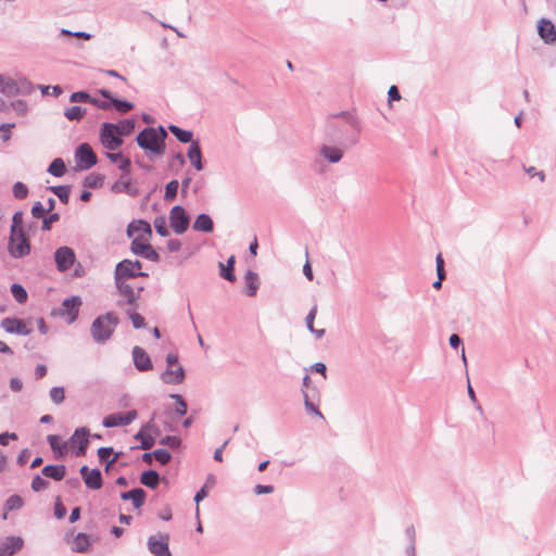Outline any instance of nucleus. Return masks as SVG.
<instances>
[{
  "label": "nucleus",
  "mask_w": 556,
  "mask_h": 556,
  "mask_svg": "<svg viewBox=\"0 0 556 556\" xmlns=\"http://www.w3.org/2000/svg\"><path fill=\"white\" fill-rule=\"evenodd\" d=\"M90 101H91V96L86 91H76L70 96V102H72V103H78V102L90 103Z\"/></svg>",
  "instance_id": "obj_49"
},
{
  "label": "nucleus",
  "mask_w": 556,
  "mask_h": 556,
  "mask_svg": "<svg viewBox=\"0 0 556 556\" xmlns=\"http://www.w3.org/2000/svg\"><path fill=\"white\" fill-rule=\"evenodd\" d=\"M23 506V500L20 495H11L5 501V511L3 514V519H7L8 511L20 509Z\"/></svg>",
  "instance_id": "obj_39"
},
{
  "label": "nucleus",
  "mask_w": 556,
  "mask_h": 556,
  "mask_svg": "<svg viewBox=\"0 0 556 556\" xmlns=\"http://www.w3.org/2000/svg\"><path fill=\"white\" fill-rule=\"evenodd\" d=\"M108 159L112 163L118 164V168L126 175L130 173V160L128 157H125L122 152H113L110 151L106 153Z\"/></svg>",
  "instance_id": "obj_27"
},
{
  "label": "nucleus",
  "mask_w": 556,
  "mask_h": 556,
  "mask_svg": "<svg viewBox=\"0 0 556 556\" xmlns=\"http://www.w3.org/2000/svg\"><path fill=\"white\" fill-rule=\"evenodd\" d=\"M90 545L89 535L86 533H78L73 541V551L77 553H85Z\"/></svg>",
  "instance_id": "obj_32"
},
{
  "label": "nucleus",
  "mask_w": 556,
  "mask_h": 556,
  "mask_svg": "<svg viewBox=\"0 0 556 556\" xmlns=\"http://www.w3.org/2000/svg\"><path fill=\"white\" fill-rule=\"evenodd\" d=\"M140 482L150 489H155L159 485L160 476L155 470H148L142 472Z\"/></svg>",
  "instance_id": "obj_33"
},
{
  "label": "nucleus",
  "mask_w": 556,
  "mask_h": 556,
  "mask_svg": "<svg viewBox=\"0 0 556 556\" xmlns=\"http://www.w3.org/2000/svg\"><path fill=\"white\" fill-rule=\"evenodd\" d=\"M190 224V217L180 205H175L169 212V225L174 232L182 235Z\"/></svg>",
  "instance_id": "obj_9"
},
{
  "label": "nucleus",
  "mask_w": 556,
  "mask_h": 556,
  "mask_svg": "<svg viewBox=\"0 0 556 556\" xmlns=\"http://www.w3.org/2000/svg\"><path fill=\"white\" fill-rule=\"evenodd\" d=\"M130 250L134 254L142 256L149 261L157 262L159 254L149 243V240L143 238H136L131 241Z\"/></svg>",
  "instance_id": "obj_11"
},
{
  "label": "nucleus",
  "mask_w": 556,
  "mask_h": 556,
  "mask_svg": "<svg viewBox=\"0 0 556 556\" xmlns=\"http://www.w3.org/2000/svg\"><path fill=\"white\" fill-rule=\"evenodd\" d=\"M87 488L98 490L102 486V476L99 469H91L90 473L84 479Z\"/></svg>",
  "instance_id": "obj_30"
},
{
  "label": "nucleus",
  "mask_w": 556,
  "mask_h": 556,
  "mask_svg": "<svg viewBox=\"0 0 556 556\" xmlns=\"http://www.w3.org/2000/svg\"><path fill=\"white\" fill-rule=\"evenodd\" d=\"M318 154L323 160L337 164L343 159L344 150L338 146L323 143L318 148Z\"/></svg>",
  "instance_id": "obj_16"
},
{
  "label": "nucleus",
  "mask_w": 556,
  "mask_h": 556,
  "mask_svg": "<svg viewBox=\"0 0 556 556\" xmlns=\"http://www.w3.org/2000/svg\"><path fill=\"white\" fill-rule=\"evenodd\" d=\"M62 203L67 204L70 200L71 189L68 186H53L49 188Z\"/></svg>",
  "instance_id": "obj_42"
},
{
  "label": "nucleus",
  "mask_w": 556,
  "mask_h": 556,
  "mask_svg": "<svg viewBox=\"0 0 556 556\" xmlns=\"http://www.w3.org/2000/svg\"><path fill=\"white\" fill-rule=\"evenodd\" d=\"M233 264H235L233 255L228 258L226 266L223 263H219L220 276L230 282L236 280V276L233 274Z\"/></svg>",
  "instance_id": "obj_35"
},
{
  "label": "nucleus",
  "mask_w": 556,
  "mask_h": 556,
  "mask_svg": "<svg viewBox=\"0 0 556 556\" xmlns=\"http://www.w3.org/2000/svg\"><path fill=\"white\" fill-rule=\"evenodd\" d=\"M54 515L58 519H62L66 515V508L64 505L60 502L58 498L55 505H54Z\"/></svg>",
  "instance_id": "obj_64"
},
{
  "label": "nucleus",
  "mask_w": 556,
  "mask_h": 556,
  "mask_svg": "<svg viewBox=\"0 0 556 556\" xmlns=\"http://www.w3.org/2000/svg\"><path fill=\"white\" fill-rule=\"evenodd\" d=\"M169 131L177 138L178 141L182 143H191L192 140V131L181 129L180 127L176 125H169L168 126Z\"/></svg>",
  "instance_id": "obj_34"
},
{
  "label": "nucleus",
  "mask_w": 556,
  "mask_h": 556,
  "mask_svg": "<svg viewBox=\"0 0 556 556\" xmlns=\"http://www.w3.org/2000/svg\"><path fill=\"white\" fill-rule=\"evenodd\" d=\"M13 194L16 199H25L28 194V189L23 182L17 181L13 186Z\"/></svg>",
  "instance_id": "obj_55"
},
{
  "label": "nucleus",
  "mask_w": 556,
  "mask_h": 556,
  "mask_svg": "<svg viewBox=\"0 0 556 556\" xmlns=\"http://www.w3.org/2000/svg\"><path fill=\"white\" fill-rule=\"evenodd\" d=\"M41 472L47 478L61 481L65 477L66 468L64 465H47Z\"/></svg>",
  "instance_id": "obj_29"
},
{
  "label": "nucleus",
  "mask_w": 556,
  "mask_h": 556,
  "mask_svg": "<svg viewBox=\"0 0 556 556\" xmlns=\"http://www.w3.org/2000/svg\"><path fill=\"white\" fill-rule=\"evenodd\" d=\"M135 439L140 441V448L142 450H150L155 443L152 434L140 431L135 434Z\"/></svg>",
  "instance_id": "obj_43"
},
{
  "label": "nucleus",
  "mask_w": 556,
  "mask_h": 556,
  "mask_svg": "<svg viewBox=\"0 0 556 556\" xmlns=\"http://www.w3.org/2000/svg\"><path fill=\"white\" fill-rule=\"evenodd\" d=\"M435 267H437V275L440 277V279H444L445 271H444V261L441 254H438L435 257Z\"/></svg>",
  "instance_id": "obj_61"
},
{
  "label": "nucleus",
  "mask_w": 556,
  "mask_h": 556,
  "mask_svg": "<svg viewBox=\"0 0 556 556\" xmlns=\"http://www.w3.org/2000/svg\"><path fill=\"white\" fill-rule=\"evenodd\" d=\"M99 93L108 100H111V106L119 113H127L134 109V103L114 98L108 89H100Z\"/></svg>",
  "instance_id": "obj_22"
},
{
  "label": "nucleus",
  "mask_w": 556,
  "mask_h": 556,
  "mask_svg": "<svg viewBox=\"0 0 556 556\" xmlns=\"http://www.w3.org/2000/svg\"><path fill=\"white\" fill-rule=\"evenodd\" d=\"M86 114V109L79 106V105H74V106H71V108H67L64 110V116L73 122H78L80 121Z\"/></svg>",
  "instance_id": "obj_36"
},
{
  "label": "nucleus",
  "mask_w": 556,
  "mask_h": 556,
  "mask_svg": "<svg viewBox=\"0 0 556 556\" xmlns=\"http://www.w3.org/2000/svg\"><path fill=\"white\" fill-rule=\"evenodd\" d=\"M100 141L109 151H115L123 144L118 129L113 123H103L100 128Z\"/></svg>",
  "instance_id": "obj_6"
},
{
  "label": "nucleus",
  "mask_w": 556,
  "mask_h": 556,
  "mask_svg": "<svg viewBox=\"0 0 556 556\" xmlns=\"http://www.w3.org/2000/svg\"><path fill=\"white\" fill-rule=\"evenodd\" d=\"M138 414L137 410L131 409L127 412L126 414H111L106 417H104L102 425L105 428H112V427H118V426H127L131 424L136 418Z\"/></svg>",
  "instance_id": "obj_13"
},
{
  "label": "nucleus",
  "mask_w": 556,
  "mask_h": 556,
  "mask_svg": "<svg viewBox=\"0 0 556 556\" xmlns=\"http://www.w3.org/2000/svg\"><path fill=\"white\" fill-rule=\"evenodd\" d=\"M135 125H136L135 121L130 119V118L129 119H123L118 124H115V126L117 127L118 134H119L122 139L125 136H129L134 131Z\"/></svg>",
  "instance_id": "obj_40"
},
{
  "label": "nucleus",
  "mask_w": 556,
  "mask_h": 556,
  "mask_svg": "<svg viewBox=\"0 0 556 556\" xmlns=\"http://www.w3.org/2000/svg\"><path fill=\"white\" fill-rule=\"evenodd\" d=\"M118 324L119 319L115 313L109 312L98 316L90 327L93 341L105 343L112 337Z\"/></svg>",
  "instance_id": "obj_2"
},
{
  "label": "nucleus",
  "mask_w": 556,
  "mask_h": 556,
  "mask_svg": "<svg viewBox=\"0 0 556 556\" xmlns=\"http://www.w3.org/2000/svg\"><path fill=\"white\" fill-rule=\"evenodd\" d=\"M127 235L132 240L136 238H143L144 240H149L152 235L151 226L146 220H135L128 225Z\"/></svg>",
  "instance_id": "obj_17"
},
{
  "label": "nucleus",
  "mask_w": 556,
  "mask_h": 556,
  "mask_svg": "<svg viewBox=\"0 0 556 556\" xmlns=\"http://www.w3.org/2000/svg\"><path fill=\"white\" fill-rule=\"evenodd\" d=\"M137 308H132L129 306L127 309V315L129 316L134 328L140 329L146 326L144 318L136 312Z\"/></svg>",
  "instance_id": "obj_44"
},
{
  "label": "nucleus",
  "mask_w": 556,
  "mask_h": 556,
  "mask_svg": "<svg viewBox=\"0 0 556 556\" xmlns=\"http://www.w3.org/2000/svg\"><path fill=\"white\" fill-rule=\"evenodd\" d=\"M10 290L17 303L23 304L27 301V292L22 285L13 283L11 285Z\"/></svg>",
  "instance_id": "obj_41"
},
{
  "label": "nucleus",
  "mask_w": 556,
  "mask_h": 556,
  "mask_svg": "<svg viewBox=\"0 0 556 556\" xmlns=\"http://www.w3.org/2000/svg\"><path fill=\"white\" fill-rule=\"evenodd\" d=\"M153 456L162 465H166L170 460V458H172L170 453L167 450H164V448L155 450L153 452Z\"/></svg>",
  "instance_id": "obj_53"
},
{
  "label": "nucleus",
  "mask_w": 556,
  "mask_h": 556,
  "mask_svg": "<svg viewBox=\"0 0 556 556\" xmlns=\"http://www.w3.org/2000/svg\"><path fill=\"white\" fill-rule=\"evenodd\" d=\"M245 285H247V294L249 296H254L258 289V276L256 273L252 270H248L244 276Z\"/></svg>",
  "instance_id": "obj_31"
},
{
  "label": "nucleus",
  "mask_w": 556,
  "mask_h": 556,
  "mask_svg": "<svg viewBox=\"0 0 556 556\" xmlns=\"http://www.w3.org/2000/svg\"><path fill=\"white\" fill-rule=\"evenodd\" d=\"M54 261L60 271L67 270L75 262V253L68 247H61L54 252Z\"/></svg>",
  "instance_id": "obj_14"
},
{
  "label": "nucleus",
  "mask_w": 556,
  "mask_h": 556,
  "mask_svg": "<svg viewBox=\"0 0 556 556\" xmlns=\"http://www.w3.org/2000/svg\"><path fill=\"white\" fill-rule=\"evenodd\" d=\"M538 30H539L540 37L546 43L556 41V28L551 21L542 18L539 22Z\"/></svg>",
  "instance_id": "obj_23"
},
{
  "label": "nucleus",
  "mask_w": 556,
  "mask_h": 556,
  "mask_svg": "<svg viewBox=\"0 0 556 556\" xmlns=\"http://www.w3.org/2000/svg\"><path fill=\"white\" fill-rule=\"evenodd\" d=\"M103 178L100 175L90 174L84 179V186L88 188H98L102 186Z\"/></svg>",
  "instance_id": "obj_50"
},
{
  "label": "nucleus",
  "mask_w": 556,
  "mask_h": 556,
  "mask_svg": "<svg viewBox=\"0 0 556 556\" xmlns=\"http://www.w3.org/2000/svg\"><path fill=\"white\" fill-rule=\"evenodd\" d=\"M117 293L123 301L118 302V305L122 306L124 304L138 308L139 300L141 296V292L143 291V286L138 285L134 281H114Z\"/></svg>",
  "instance_id": "obj_3"
},
{
  "label": "nucleus",
  "mask_w": 556,
  "mask_h": 556,
  "mask_svg": "<svg viewBox=\"0 0 556 556\" xmlns=\"http://www.w3.org/2000/svg\"><path fill=\"white\" fill-rule=\"evenodd\" d=\"M132 361L135 367L139 371H147L152 369V362L148 353L140 346L132 349Z\"/></svg>",
  "instance_id": "obj_20"
},
{
  "label": "nucleus",
  "mask_w": 556,
  "mask_h": 556,
  "mask_svg": "<svg viewBox=\"0 0 556 556\" xmlns=\"http://www.w3.org/2000/svg\"><path fill=\"white\" fill-rule=\"evenodd\" d=\"M1 328L8 333L27 336L31 332L26 324L17 318H4L1 320Z\"/></svg>",
  "instance_id": "obj_18"
},
{
  "label": "nucleus",
  "mask_w": 556,
  "mask_h": 556,
  "mask_svg": "<svg viewBox=\"0 0 556 556\" xmlns=\"http://www.w3.org/2000/svg\"><path fill=\"white\" fill-rule=\"evenodd\" d=\"M75 156L80 169H89L97 164V155L88 143H81Z\"/></svg>",
  "instance_id": "obj_12"
},
{
  "label": "nucleus",
  "mask_w": 556,
  "mask_h": 556,
  "mask_svg": "<svg viewBox=\"0 0 556 556\" xmlns=\"http://www.w3.org/2000/svg\"><path fill=\"white\" fill-rule=\"evenodd\" d=\"M187 155L197 170L203 169L202 153L198 141L191 142Z\"/></svg>",
  "instance_id": "obj_25"
},
{
  "label": "nucleus",
  "mask_w": 556,
  "mask_h": 556,
  "mask_svg": "<svg viewBox=\"0 0 556 556\" xmlns=\"http://www.w3.org/2000/svg\"><path fill=\"white\" fill-rule=\"evenodd\" d=\"M121 498L124 501L130 500L135 508H140L144 503L146 492L141 488H136L127 492H122Z\"/></svg>",
  "instance_id": "obj_24"
},
{
  "label": "nucleus",
  "mask_w": 556,
  "mask_h": 556,
  "mask_svg": "<svg viewBox=\"0 0 556 556\" xmlns=\"http://www.w3.org/2000/svg\"><path fill=\"white\" fill-rule=\"evenodd\" d=\"M170 397L176 401V404H177L176 413L179 416L186 415L187 414V403L184 400V397L180 394H172Z\"/></svg>",
  "instance_id": "obj_52"
},
{
  "label": "nucleus",
  "mask_w": 556,
  "mask_h": 556,
  "mask_svg": "<svg viewBox=\"0 0 556 556\" xmlns=\"http://www.w3.org/2000/svg\"><path fill=\"white\" fill-rule=\"evenodd\" d=\"M8 251L12 257L21 258L29 254L30 244L25 232L10 233Z\"/></svg>",
  "instance_id": "obj_7"
},
{
  "label": "nucleus",
  "mask_w": 556,
  "mask_h": 556,
  "mask_svg": "<svg viewBox=\"0 0 556 556\" xmlns=\"http://www.w3.org/2000/svg\"><path fill=\"white\" fill-rule=\"evenodd\" d=\"M23 212L21 211H17L14 213L13 217H12V226H11V230H10V233H17V232H23V227H22V224H23Z\"/></svg>",
  "instance_id": "obj_45"
},
{
  "label": "nucleus",
  "mask_w": 556,
  "mask_h": 556,
  "mask_svg": "<svg viewBox=\"0 0 556 556\" xmlns=\"http://www.w3.org/2000/svg\"><path fill=\"white\" fill-rule=\"evenodd\" d=\"M273 492H274V486L273 485L257 484V485L254 486V493L256 495L270 494Z\"/></svg>",
  "instance_id": "obj_63"
},
{
  "label": "nucleus",
  "mask_w": 556,
  "mask_h": 556,
  "mask_svg": "<svg viewBox=\"0 0 556 556\" xmlns=\"http://www.w3.org/2000/svg\"><path fill=\"white\" fill-rule=\"evenodd\" d=\"M49 485V482L41 478L40 476H35L31 481V489L35 492H41L46 490Z\"/></svg>",
  "instance_id": "obj_56"
},
{
  "label": "nucleus",
  "mask_w": 556,
  "mask_h": 556,
  "mask_svg": "<svg viewBox=\"0 0 556 556\" xmlns=\"http://www.w3.org/2000/svg\"><path fill=\"white\" fill-rule=\"evenodd\" d=\"M192 227L195 231L212 232L214 224L210 215L202 213L195 218Z\"/></svg>",
  "instance_id": "obj_28"
},
{
  "label": "nucleus",
  "mask_w": 556,
  "mask_h": 556,
  "mask_svg": "<svg viewBox=\"0 0 556 556\" xmlns=\"http://www.w3.org/2000/svg\"><path fill=\"white\" fill-rule=\"evenodd\" d=\"M65 163L62 159H54L48 168V173L54 177H62L65 174Z\"/></svg>",
  "instance_id": "obj_38"
},
{
  "label": "nucleus",
  "mask_w": 556,
  "mask_h": 556,
  "mask_svg": "<svg viewBox=\"0 0 556 556\" xmlns=\"http://www.w3.org/2000/svg\"><path fill=\"white\" fill-rule=\"evenodd\" d=\"M179 188V182L177 180H170L165 187V200L172 201L176 198L177 191Z\"/></svg>",
  "instance_id": "obj_47"
},
{
  "label": "nucleus",
  "mask_w": 556,
  "mask_h": 556,
  "mask_svg": "<svg viewBox=\"0 0 556 556\" xmlns=\"http://www.w3.org/2000/svg\"><path fill=\"white\" fill-rule=\"evenodd\" d=\"M64 397V389L62 387H53L50 390V399L54 404H61Z\"/></svg>",
  "instance_id": "obj_51"
},
{
  "label": "nucleus",
  "mask_w": 556,
  "mask_h": 556,
  "mask_svg": "<svg viewBox=\"0 0 556 556\" xmlns=\"http://www.w3.org/2000/svg\"><path fill=\"white\" fill-rule=\"evenodd\" d=\"M90 103L101 110H110L111 109V100H108V99L100 100V99L91 97Z\"/></svg>",
  "instance_id": "obj_62"
},
{
  "label": "nucleus",
  "mask_w": 556,
  "mask_h": 556,
  "mask_svg": "<svg viewBox=\"0 0 556 556\" xmlns=\"http://www.w3.org/2000/svg\"><path fill=\"white\" fill-rule=\"evenodd\" d=\"M23 544L21 536H7L0 541V556H12L23 547Z\"/></svg>",
  "instance_id": "obj_19"
},
{
  "label": "nucleus",
  "mask_w": 556,
  "mask_h": 556,
  "mask_svg": "<svg viewBox=\"0 0 556 556\" xmlns=\"http://www.w3.org/2000/svg\"><path fill=\"white\" fill-rule=\"evenodd\" d=\"M167 138V132L163 126L147 127L141 130L137 138V144L150 153L161 156L165 152V139Z\"/></svg>",
  "instance_id": "obj_1"
},
{
  "label": "nucleus",
  "mask_w": 556,
  "mask_h": 556,
  "mask_svg": "<svg viewBox=\"0 0 556 556\" xmlns=\"http://www.w3.org/2000/svg\"><path fill=\"white\" fill-rule=\"evenodd\" d=\"M48 442L56 458L63 457L68 452V443L61 442L59 435L50 434L48 437Z\"/></svg>",
  "instance_id": "obj_26"
},
{
  "label": "nucleus",
  "mask_w": 556,
  "mask_h": 556,
  "mask_svg": "<svg viewBox=\"0 0 556 556\" xmlns=\"http://www.w3.org/2000/svg\"><path fill=\"white\" fill-rule=\"evenodd\" d=\"M47 210L41 202H36L31 207V215L35 218H42L47 214Z\"/></svg>",
  "instance_id": "obj_59"
},
{
  "label": "nucleus",
  "mask_w": 556,
  "mask_h": 556,
  "mask_svg": "<svg viewBox=\"0 0 556 556\" xmlns=\"http://www.w3.org/2000/svg\"><path fill=\"white\" fill-rule=\"evenodd\" d=\"M161 379L166 384H179L185 380V369L181 365H177L175 369L166 368L161 374Z\"/></svg>",
  "instance_id": "obj_21"
},
{
  "label": "nucleus",
  "mask_w": 556,
  "mask_h": 556,
  "mask_svg": "<svg viewBox=\"0 0 556 556\" xmlns=\"http://www.w3.org/2000/svg\"><path fill=\"white\" fill-rule=\"evenodd\" d=\"M81 306V299L77 295H73L71 298L65 299L60 308L53 312L54 315L60 317H66L68 324H73L79 313V308Z\"/></svg>",
  "instance_id": "obj_8"
},
{
  "label": "nucleus",
  "mask_w": 556,
  "mask_h": 556,
  "mask_svg": "<svg viewBox=\"0 0 556 556\" xmlns=\"http://www.w3.org/2000/svg\"><path fill=\"white\" fill-rule=\"evenodd\" d=\"M33 90L34 86L26 78L13 79L0 74V92L5 97L29 94Z\"/></svg>",
  "instance_id": "obj_5"
},
{
  "label": "nucleus",
  "mask_w": 556,
  "mask_h": 556,
  "mask_svg": "<svg viewBox=\"0 0 556 556\" xmlns=\"http://www.w3.org/2000/svg\"><path fill=\"white\" fill-rule=\"evenodd\" d=\"M316 313H317V306L314 305L311 311L308 312L306 318H305V324H306V327L309 331H314V319L316 317Z\"/></svg>",
  "instance_id": "obj_60"
},
{
  "label": "nucleus",
  "mask_w": 556,
  "mask_h": 556,
  "mask_svg": "<svg viewBox=\"0 0 556 556\" xmlns=\"http://www.w3.org/2000/svg\"><path fill=\"white\" fill-rule=\"evenodd\" d=\"M141 269V262L123 260L115 266L114 281H134L138 277H147L148 274Z\"/></svg>",
  "instance_id": "obj_4"
},
{
  "label": "nucleus",
  "mask_w": 556,
  "mask_h": 556,
  "mask_svg": "<svg viewBox=\"0 0 556 556\" xmlns=\"http://www.w3.org/2000/svg\"><path fill=\"white\" fill-rule=\"evenodd\" d=\"M11 109L18 116H25L28 113V104L24 100H15L11 102Z\"/></svg>",
  "instance_id": "obj_46"
},
{
  "label": "nucleus",
  "mask_w": 556,
  "mask_h": 556,
  "mask_svg": "<svg viewBox=\"0 0 556 556\" xmlns=\"http://www.w3.org/2000/svg\"><path fill=\"white\" fill-rule=\"evenodd\" d=\"M303 397H304V406L307 413L315 414L323 418V414L319 412V409L311 402L308 394L306 391L302 390Z\"/></svg>",
  "instance_id": "obj_54"
},
{
  "label": "nucleus",
  "mask_w": 556,
  "mask_h": 556,
  "mask_svg": "<svg viewBox=\"0 0 556 556\" xmlns=\"http://www.w3.org/2000/svg\"><path fill=\"white\" fill-rule=\"evenodd\" d=\"M89 430L85 427L75 430L70 439L72 446H77L76 456H83L89 444Z\"/></svg>",
  "instance_id": "obj_15"
},
{
  "label": "nucleus",
  "mask_w": 556,
  "mask_h": 556,
  "mask_svg": "<svg viewBox=\"0 0 556 556\" xmlns=\"http://www.w3.org/2000/svg\"><path fill=\"white\" fill-rule=\"evenodd\" d=\"M160 443L170 448H176L180 445L181 440L175 435H166L160 440Z\"/></svg>",
  "instance_id": "obj_57"
},
{
  "label": "nucleus",
  "mask_w": 556,
  "mask_h": 556,
  "mask_svg": "<svg viewBox=\"0 0 556 556\" xmlns=\"http://www.w3.org/2000/svg\"><path fill=\"white\" fill-rule=\"evenodd\" d=\"M112 191L116 193L125 192L128 194H134L130 189V179L125 175H122L121 178L113 184Z\"/></svg>",
  "instance_id": "obj_37"
},
{
  "label": "nucleus",
  "mask_w": 556,
  "mask_h": 556,
  "mask_svg": "<svg viewBox=\"0 0 556 556\" xmlns=\"http://www.w3.org/2000/svg\"><path fill=\"white\" fill-rule=\"evenodd\" d=\"M60 219V215L58 213H49V216L43 218L41 229L43 231H48L51 229V225Z\"/></svg>",
  "instance_id": "obj_58"
},
{
  "label": "nucleus",
  "mask_w": 556,
  "mask_h": 556,
  "mask_svg": "<svg viewBox=\"0 0 556 556\" xmlns=\"http://www.w3.org/2000/svg\"><path fill=\"white\" fill-rule=\"evenodd\" d=\"M154 228H155V231L162 236V237H166L169 235V231H168V228H167V224H166V220L164 217H156L154 219Z\"/></svg>",
  "instance_id": "obj_48"
},
{
  "label": "nucleus",
  "mask_w": 556,
  "mask_h": 556,
  "mask_svg": "<svg viewBox=\"0 0 556 556\" xmlns=\"http://www.w3.org/2000/svg\"><path fill=\"white\" fill-rule=\"evenodd\" d=\"M168 535L167 534H157L151 535L148 539L147 545L148 549L154 556H172V553L168 547Z\"/></svg>",
  "instance_id": "obj_10"
}]
</instances>
